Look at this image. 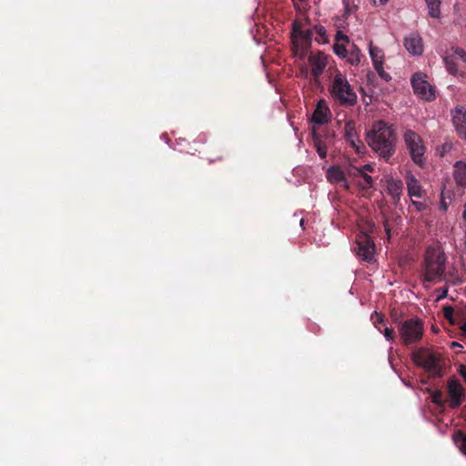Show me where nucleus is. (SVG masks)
Instances as JSON below:
<instances>
[{"label":"nucleus","instance_id":"1","mask_svg":"<svg viewBox=\"0 0 466 466\" xmlns=\"http://www.w3.org/2000/svg\"><path fill=\"white\" fill-rule=\"evenodd\" d=\"M366 139L372 150L387 162L396 152L395 130L384 121L375 122Z\"/></svg>","mask_w":466,"mask_h":466},{"label":"nucleus","instance_id":"2","mask_svg":"<svg viewBox=\"0 0 466 466\" xmlns=\"http://www.w3.org/2000/svg\"><path fill=\"white\" fill-rule=\"evenodd\" d=\"M446 270L445 254L436 248L426 249L421 265L420 279L423 284L441 280Z\"/></svg>","mask_w":466,"mask_h":466},{"label":"nucleus","instance_id":"3","mask_svg":"<svg viewBox=\"0 0 466 466\" xmlns=\"http://www.w3.org/2000/svg\"><path fill=\"white\" fill-rule=\"evenodd\" d=\"M446 390L447 398L444 399L442 390L427 389L431 402L442 409L446 404L452 410L459 408L465 400L466 390L463 385L455 376H451L447 380Z\"/></svg>","mask_w":466,"mask_h":466},{"label":"nucleus","instance_id":"4","mask_svg":"<svg viewBox=\"0 0 466 466\" xmlns=\"http://www.w3.org/2000/svg\"><path fill=\"white\" fill-rule=\"evenodd\" d=\"M331 96L342 106H352L357 103V95L346 76L340 73L335 75L329 87Z\"/></svg>","mask_w":466,"mask_h":466},{"label":"nucleus","instance_id":"5","mask_svg":"<svg viewBox=\"0 0 466 466\" xmlns=\"http://www.w3.org/2000/svg\"><path fill=\"white\" fill-rule=\"evenodd\" d=\"M413 360L417 366L423 368L431 377H442V369L439 365L440 358L436 353L429 352L425 349H420L413 354Z\"/></svg>","mask_w":466,"mask_h":466},{"label":"nucleus","instance_id":"6","mask_svg":"<svg viewBox=\"0 0 466 466\" xmlns=\"http://www.w3.org/2000/svg\"><path fill=\"white\" fill-rule=\"evenodd\" d=\"M398 329L405 345L418 342L423 335V324L419 319H409L400 322Z\"/></svg>","mask_w":466,"mask_h":466},{"label":"nucleus","instance_id":"7","mask_svg":"<svg viewBox=\"0 0 466 466\" xmlns=\"http://www.w3.org/2000/svg\"><path fill=\"white\" fill-rule=\"evenodd\" d=\"M403 138L413 162L422 166L424 163L425 146L420 136L415 131L409 129L405 131Z\"/></svg>","mask_w":466,"mask_h":466},{"label":"nucleus","instance_id":"8","mask_svg":"<svg viewBox=\"0 0 466 466\" xmlns=\"http://www.w3.org/2000/svg\"><path fill=\"white\" fill-rule=\"evenodd\" d=\"M356 253L363 260L371 262L375 253V244L372 238L365 233L360 232L356 237Z\"/></svg>","mask_w":466,"mask_h":466},{"label":"nucleus","instance_id":"9","mask_svg":"<svg viewBox=\"0 0 466 466\" xmlns=\"http://www.w3.org/2000/svg\"><path fill=\"white\" fill-rule=\"evenodd\" d=\"M411 85L414 93L420 98L430 101L435 97L432 86L424 79V76L421 74L417 73L413 75L411 78Z\"/></svg>","mask_w":466,"mask_h":466},{"label":"nucleus","instance_id":"10","mask_svg":"<svg viewBox=\"0 0 466 466\" xmlns=\"http://www.w3.org/2000/svg\"><path fill=\"white\" fill-rule=\"evenodd\" d=\"M457 59H460L462 63L466 64V52L462 48L456 47L452 54L447 55L443 57L447 71L453 76H456L459 73Z\"/></svg>","mask_w":466,"mask_h":466},{"label":"nucleus","instance_id":"11","mask_svg":"<svg viewBox=\"0 0 466 466\" xmlns=\"http://www.w3.org/2000/svg\"><path fill=\"white\" fill-rule=\"evenodd\" d=\"M309 62L311 66V74L317 82L327 66L328 57L322 52L311 53L309 56Z\"/></svg>","mask_w":466,"mask_h":466},{"label":"nucleus","instance_id":"12","mask_svg":"<svg viewBox=\"0 0 466 466\" xmlns=\"http://www.w3.org/2000/svg\"><path fill=\"white\" fill-rule=\"evenodd\" d=\"M344 131L346 141L356 150L357 153H361V148H364V145L357 135L354 122H346Z\"/></svg>","mask_w":466,"mask_h":466},{"label":"nucleus","instance_id":"13","mask_svg":"<svg viewBox=\"0 0 466 466\" xmlns=\"http://www.w3.org/2000/svg\"><path fill=\"white\" fill-rule=\"evenodd\" d=\"M330 110L327 106V103L324 99H320L316 106V109L312 115V122L317 125H323L328 123L329 119Z\"/></svg>","mask_w":466,"mask_h":466},{"label":"nucleus","instance_id":"14","mask_svg":"<svg viewBox=\"0 0 466 466\" xmlns=\"http://www.w3.org/2000/svg\"><path fill=\"white\" fill-rule=\"evenodd\" d=\"M407 51L412 55H420L423 52L422 39L418 34H411L404 39Z\"/></svg>","mask_w":466,"mask_h":466},{"label":"nucleus","instance_id":"15","mask_svg":"<svg viewBox=\"0 0 466 466\" xmlns=\"http://www.w3.org/2000/svg\"><path fill=\"white\" fill-rule=\"evenodd\" d=\"M453 123L460 137L466 139V111L462 107L456 108Z\"/></svg>","mask_w":466,"mask_h":466},{"label":"nucleus","instance_id":"16","mask_svg":"<svg viewBox=\"0 0 466 466\" xmlns=\"http://www.w3.org/2000/svg\"><path fill=\"white\" fill-rule=\"evenodd\" d=\"M406 184L408 193L410 198H422L424 190L422 189L420 181L411 174L406 177Z\"/></svg>","mask_w":466,"mask_h":466},{"label":"nucleus","instance_id":"17","mask_svg":"<svg viewBox=\"0 0 466 466\" xmlns=\"http://www.w3.org/2000/svg\"><path fill=\"white\" fill-rule=\"evenodd\" d=\"M312 36L313 29L299 31V35L298 37V46H294L296 48L301 49V56H305L306 52L310 47Z\"/></svg>","mask_w":466,"mask_h":466},{"label":"nucleus","instance_id":"18","mask_svg":"<svg viewBox=\"0 0 466 466\" xmlns=\"http://www.w3.org/2000/svg\"><path fill=\"white\" fill-rule=\"evenodd\" d=\"M350 175H352L354 177H360L362 178V181H360L359 184L362 188L368 189L371 188L373 187V179L372 177L363 172V169H360L359 167H353L350 169Z\"/></svg>","mask_w":466,"mask_h":466},{"label":"nucleus","instance_id":"19","mask_svg":"<svg viewBox=\"0 0 466 466\" xmlns=\"http://www.w3.org/2000/svg\"><path fill=\"white\" fill-rule=\"evenodd\" d=\"M327 179L329 180V182H330L332 184L345 182V180H346L345 173L339 167H337V166L330 167L327 170Z\"/></svg>","mask_w":466,"mask_h":466},{"label":"nucleus","instance_id":"20","mask_svg":"<svg viewBox=\"0 0 466 466\" xmlns=\"http://www.w3.org/2000/svg\"><path fill=\"white\" fill-rule=\"evenodd\" d=\"M403 183L400 179H390L387 181V191L394 200H399L402 192Z\"/></svg>","mask_w":466,"mask_h":466},{"label":"nucleus","instance_id":"21","mask_svg":"<svg viewBox=\"0 0 466 466\" xmlns=\"http://www.w3.org/2000/svg\"><path fill=\"white\" fill-rule=\"evenodd\" d=\"M454 179L461 187H466V165L461 161L455 164Z\"/></svg>","mask_w":466,"mask_h":466},{"label":"nucleus","instance_id":"22","mask_svg":"<svg viewBox=\"0 0 466 466\" xmlns=\"http://www.w3.org/2000/svg\"><path fill=\"white\" fill-rule=\"evenodd\" d=\"M360 49L357 45L351 43L349 45L347 61L351 66H358L360 63Z\"/></svg>","mask_w":466,"mask_h":466},{"label":"nucleus","instance_id":"23","mask_svg":"<svg viewBox=\"0 0 466 466\" xmlns=\"http://www.w3.org/2000/svg\"><path fill=\"white\" fill-rule=\"evenodd\" d=\"M425 2L429 10V15L433 18H440L442 0H425Z\"/></svg>","mask_w":466,"mask_h":466},{"label":"nucleus","instance_id":"24","mask_svg":"<svg viewBox=\"0 0 466 466\" xmlns=\"http://www.w3.org/2000/svg\"><path fill=\"white\" fill-rule=\"evenodd\" d=\"M370 56L372 60L373 66H377L379 64L383 63L384 54L383 51L378 46H372V43L370 44Z\"/></svg>","mask_w":466,"mask_h":466},{"label":"nucleus","instance_id":"25","mask_svg":"<svg viewBox=\"0 0 466 466\" xmlns=\"http://www.w3.org/2000/svg\"><path fill=\"white\" fill-rule=\"evenodd\" d=\"M313 142L316 151L321 159H325L327 157V145L325 141L319 136L314 134Z\"/></svg>","mask_w":466,"mask_h":466},{"label":"nucleus","instance_id":"26","mask_svg":"<svg viewBox=\"0 0 466 466\" xmlns=\"http://www.w3.org/2000/svg\"><path fill=\"white\" fill-rule=\"evenodd\" d=\"M344 5L343 16L347 18L359 8L360 0H342Z\"/></svg>","mask_w":466,"mask_h":466},{"label":"nucleus","instance_id":"27","mask_svg":"<svg viewBox=\"0 0 466 466\" xmlns=\"http://www.w3.org/2000/svg\"><path fill=\"white\" fill-rule=\"evenodd\" d=\"M453 441L460 451L466 456V434L462 431H458L454 434Z\"/></svg>","mask_w":466,"mask_h":466},{"label":"nucleus","instance_id":"28","mask_svg":"<svg viewBox=\"0 0 466 466\" xmlns=\"http://www.w3.org/2000/svg\"><path fill=\"white\" fill-rule=\"evenodd\" d=\"M313 31L317 34L316 41L319 43H329V38L326 33V29L323 25H315Z\"/></svg>","mask_w":466,"mask_h":466},{"label":"nucleus","instance_id":"29","mask_svg":"<svg viewBox=\"0 0 466 466\" xmlns=\"http://www.w3.org/2000/svg\"><path fill=\"white\" fill-rule=\"evenodd\" d=\"M333 52L340 58H346L348 56V48L344 43L335 42L333 44Z\"/></svg>","mask_w":466,"mask_h":466},{"label":"nucleus","instance_id":"30","mask_svg":"<svg viewBox=\"0 0 466 466\" xmlns=\"http://www.w3.org/2000/svg\"><path fill=\"white\" fill-rule=\"evenodd\" d=\"M299 31H303L301 29V25L298 21H294L292 24V33H291V38H292V44L293 46H298V37L299 35Z\"/></svg>","mask_w":466,"mask_h":466},{"label":"nucleus","instance_id":"31","mask_svg":"<svg viewBox=\"0 0 466 466\" xmlns=\"http://www.w3.org/2000/svg\"><path fill=\"white\" fill-rule=\"evenodd\" d=\"M371 318H372L374 325L378 329V330H381V329L386 327L384 317L381 314L375 312Z\"/></svg>","mask_w":466,"mask_h":466},{"label":"nucleus","instance_id":"32","mask_svg":"<svg viewBox=\"0 0 466 466\" xmlns=\"http://www.w3.org/2000/svg\"><path fill=\"white\" fill-rule=\"evenodd\" d=\"M373 66L381 79H383L386 82L391 79V76L384 70L383 63Z\"/></svg>","mask_w":466,"mask_h":466},{"label":"nucleus","instance_id":"33","mask_svg":"<svg viewBox=\"0 0 466 466\" xmlns=\"http://www.w3.org/2000/svg\"><path fill=\"white\" fill-rule=\"evenodd\" d=\"M454 309L451 306H445L443 308V315L444 318L451 324L455 325V320L453 318Z\"/></svg>","mask_w":466,"mask_h":466},{"label":"nucleus","instance_id":"34","mask_svg":"<svg viewBox=\"0 0 466 466\" xmlns=\"http://www.w3.org/2000/svg\"><path fill=\"white\" fill-rule=\"evenodd\" d=\"M335 42L344 43V45L351 44L350 37L340 30H338L335 35Z\"/></svg>","mask_w":466,"mask_h":466},{"label":"nucleus","instance_id":"35","mask_svg":"<svg viewBox=\"0 0 466 466\" xmlns=\"http://www.w3.org/2000/svg\"><path fill=\"white\" fill-rule=\"evenodd\" d=\"M381 333H383L384 337L389 341H393L395 339V331L392 328L384 327L380 330Z\"/></svg>","mask_w":466,"mask_h":466},{"label":"nucleus","instance_id":"36","mask_svg":"<svg viewBox=\"0 0 466 466\" xmlns=\"http://www.w3.org/2000/svg\"><path fill=\"white\" fill-rule=\"evenodd\" d=\"M411 204L416 208L418 211H423L427 208V205L423 202L411 200Z\"/></svg>","mask_w":466,"mask_h":466},{"label":"nucleus","instance_id":"37","mask_svg":"<svg viewBox=\"0 0 466 466\" xmlns=\"http://www.w3.org/2000/svg\"><path fill=\"white\" fill-rule=\"evenodd\" d=\"M437 292L439 293L438 294V297H437V300H441L442 299H445L448 295V289L447 288H441V289H437Z\"/></svg>","mask_w":466,"mask_h":466},{"label":"nucleus","instance_id":"38","mask_svg":"<svg viewBox=\"0 0 466 466\" xmlns=\"http://www.w3.org/2000/svg\"><path fill=\"white\" fill-rule=\"evenodd\" d=\"M459 374L464 379L466 382V366L465 365H460L458 370Z\"/></svg>","mask_w":466,"mask_h":466},{"label":"nucleus","instance_id":"39","mask_svg":"<svg viewBox=\"0 0 466 466\" xmlns=\"http://www.w3.org/2000/svg\"><path fill=\"white\" fill-rule=\"evenodd\" d=\"M361 169H363V171H364V170L370 171V172H371V171H373V167H372V166H371V165H370V164H366V165H364V166H363V167H362Z\"/></svg>","mask_w":466,"mask_h":466},{"label":"nucleus","instance_id":"40","mask_svg":"<svg viewBox=\"0 0 466 466\" xmlns=\"http://www.w3.org/2000/svg\"><path fill=\"white\" fill-rule=\"evenodd\" d=\"M451 347L452 349H455V348H462V346H461L459 342H456V341L451 342Z\"/></svg>","mask_w":466,"mask_h":466},{"label":"nucleus","instance_id":"41","mask_svg":"<svg viewBox=\"0 0 466 466\" xmlns=\"http://www.w3.org/2000/svg\"><path fill=\"white\" fill-rule=\"evenodd\" d=\"M463 213H462V218L463 219L466 221V203L464 204V207H463Z\"/></svg>","mask_w":466,"mask_h":466},{"label":"nucleus","instance_id":"42","mask_svg":"<svg viewBox=\"0 0 466 466\" xmlns=\"http://www.w3.org/2000/svg\"><path fill=\"white\" fill-rule=\"evenodd\" d=\"M461 329L466 334V321L463 323V325L461 327Z\"/></svg>","mask_w":466,"mask_h":466},{"label":"nucleus","instance_id":"43","mask_svg":"<svg viewBox=\"0 0 466 466\" xmlns=\"http://www.w3.org/2000/svg\"><path fill=\"white\" fill-rule=\"evenodd\" d=\"M300 2L302 3H305L307 2L308 0H299ZM321 2V0H314V3L317 5V4H319Z\"/></svg>","mask_w":466,"mask_h":466},{"label":"nucleus","instance_id":"44","mask_svg":"<svg viewBox=\"0 0 466 466\" xmlns=\"http://www.w3.org/2000/svg\"><path fill=\"white\" fill-rule=\"evenodd\" d=\"M380 2L381 5H386L389 2V0H380Z\"/></svg>","mask_w":466,"mask_h":466},{"label":"nucleus","instance_id":"45","mask_svg":"<svg viewBox=\"0 0 466 466\" xmlns=\"http://www.w3.org/2000/svg\"><path fill=\"white\" fill-rule=\"evenodd\" d=\"M344 187H345L346 188H349V185H348L346 182H345V184H344Z\"/></svg>","mask_w":466,"mask_h":466},{"label":"nucleus","instance_id":"46","mask_svg":"<svg viewBox=\"0 0 466 466\" xmlns=\"http://www.w3.org/2000/svg\"><path fill=\"white\" fill-rule=\"evenodd\" d=\"M374 4H376V0H372Z\"/></svg>","mask_w":466,"mask_h":466}]
</instances>
